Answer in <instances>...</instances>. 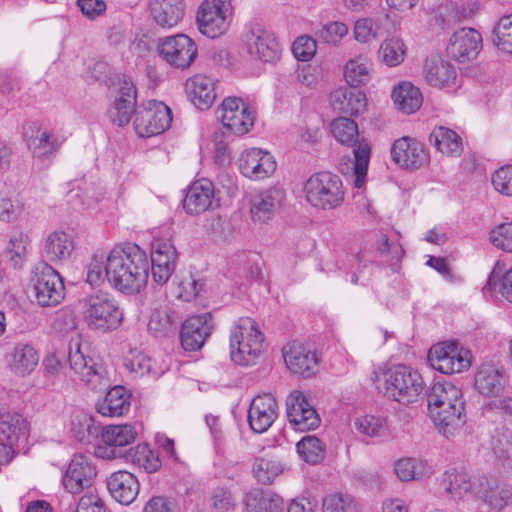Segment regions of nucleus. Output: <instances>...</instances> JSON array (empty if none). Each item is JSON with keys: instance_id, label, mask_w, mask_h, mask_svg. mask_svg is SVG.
Here are the masks:
<instances>
[{"instance_id": "obj_5", "label": "nucleus", "mask_w": 512, "mask_h": 512, "mask_svg": "<svg viewBox=\"0 0 512 512\" xmlns=\"http://www.w3.org/2000/svg\"><path fill=\"white\" fill-rule=\"evenodd\" d=\"M231 360L241 366L256 364L265 349V337L257 322L240 317L233 322L229 337Z\"/></svg>"}, {"instance_id": "obj_60", "label": "nucleus", "mask_w": 512, "mask_h": 512, "mask_svg": "<svg viewBox=\"0 0 512 512\" xmlns=\"http://www.w3.org/2000/svg\"><path fill=\"white\" fill-rule=\"evenodd\" d=\"M317 43L316 40L310 36L303 35L298 37L293 45L292 52L294 56L300 61H309L316 53Z\"/></svg>"}, {"instance_id": "obj_30", "label": "nucleus", "mask_w": 512, "mask_h": 512, "mask_svg": "<svg viewBox=\"0 0 512 512\" xmlns=\"http://www.w3.org/2000/svg\"><path fill=\"white\" fill-rule=\"evenodd\" d=\"M107 488L117 502L129 505L136 499L139 493V482L132 473L120 470L109 476Z\"/></svg>"}, {"instance_id": "obj_44", "label": "nucleus", "mask_w": 512, "mask_h": 512, "mask_svg": "<svg viewBox=\"0 0 512 512\" xmlns=\"http://www.w3.org/2000/svg\"><path fill=\"white\" fill-rule=\"evenodd\" d=\"M395 473L401 481L422 480L432 475L433 469L424 460L403 458L395 463Z\"/></svg>"}, {"instance_id": "obj_54", "label": "nucleus", "mask_w": 512, "mask_h": 512, "mask_svg": "<svg viewBox=\"0 0 512 512\" xmlns=\"http://www.w3.org/2000/svg\"><path fill=\"white\" fill-rule=\"evenodd\" d=\"M209 504L215 512H231L236 508V497L229 487L218 486L211 490Z\"/></svg>"}, {"instance_id": "obj_49", "label": "nucleus", "mask_w": 512, "mask_h": 512, "mask_svg": "<svg viewBox=\"0 0 512 512\" xmlns=\"http://www.w3.org/2000/svg\"><path fill=\"white\" fill-rule=\"evenodd\" d=\"M348 33V25L342 21L336 20L322 24L315 32V36L324 44L339 47Z\"/></svg>"}, {"instance_id": "obj_40", "label": "nucleus", "mask_w": 512, "mask_h": 512, "mask_svg": "<svg viewBox=\"0 0 512 512\" xmlns=\"http://www.w3.org/2000/svg\"><path fill=\"white\" fill-rule=\"evenodd\" d=\"M442 483L444 489L450 493L454 499H461L466 495L476 497L475 486L479 483V478L471 480L466 472L452 469L445 472Z\"/></svg>"}, {"instance_id": "obj_55", "label": "nucleus", "mask_w": 512, "mask_h": 512, "mask_svg": "<svg viewBox=\"0 0 512 512\" xmlns=\"http://www.w3.org/2000/svg\"><path fill=\"white\" fill-rule=\"evenodd\" d=\"M30 247V238L23 232H14L9 240L7 252L14 266H20L27 258Z\"/></svg>"}, {"instance_id": "obj_29", "label": "nucleus", "mask_w": 512, "mask_h": 512, "mask_svg": "<svg viewBox=\"0 0 512 512\" xmlns=\"http://www.w3.org/2000/svg\"><path fill=\"white\" fill-rule=\"evenodd\" d=\"M136 89L132 82L124 80L118 96L109 110L111 121L118 125L124 126L131 120L133 113L136 114Z\"/></svg>"}, {"instance_id": "obj_2", "label": "nucleus", "mask_w": 512, "mask_h": 512, "mask_svg": "<svg viewBox=\"0 0 512 512\" xmlns=\"http://www.w3.org/2000/svg\"><path fill=\"white\" fill-rule=\"evenodd\" d=\"M429 415L439 432L454 436L466 422L465 403L459 387L451 382L434 383L427 396Z\"/></svg>"}, {"instance_id": "obj_19", "label": "nucleus", "mask_w": 512, "mask_h": 512, "mask_svg": "<svg viewBox=\"0 0 512 512\" xmlns=\"http://www.w3.org/2000/svg\"><path fill=\"white\" fill-rule=\"evenodd\" d=\"M286 411L289 422L298 431L313 430L320 425L319 415L301 391L295 390L289 394Z\"/></svg>"}, {"instance_id": "obj_39", "label": "nucleus", "mask_w": 512, "mask_h": 512, "mask_svg": "<svg viewBox=\"0 0 512 512\" xmlns=\"http://www.w3.org/2000/svg\"><path fill=\"white\" fill-rule=\"evenodd\" d=\"M243 502L247 512H282L284 506L279 495L258 489L246 493Z\"/></svg>"}, {"instance_id": "obj_42", "label": "nucleus", "mask_w": 512, "mask_h": 512, "mask_svg": "<svg viewBox=\"0 0 512 512\" xmlns=\"http://www.w3.org/2000/svg\"><path fill=\"white\" fill-rule=\"evenodd\" d=\"M125 366L137 376L150 375L154 378L161 376L168 367L157 364L148 354L142 351H131L125 360Z\"/></svg>"}, {"instance_id": "obj_64", "label": "nucleus", "mask_w": 512, "mask_h": 512, "mask_svg": "<svg viewBox=\"0 0 512 512\" xmlns=\"http://www.w3.org/2000/svg\"><path fill=\"white\" fill-rule=\"evenodd\" d=\"M142 512H180V510L173 499L154 496L145 503Z\"/></svg>"}, {"instance_id": "obj_58", "label": "nucleus", "mask_w": 512, "mask_h": 512, "mask_svg": "<svg viewBox=\"0 0 512 512\" xmlns=\"http://www.w3.org/2000/svg\"><path fill=\"white\" fill-rule=\"evenodd\" d=\"M494 189L505 196H512V165L497 169L492 175Z\"/></svg>"}, {"instance_id": "obj_41", "label": "nucleus", "mask_w": 512, "mask_h": 512, "mask_svg": "<svg viewBox=\"0 0 512 512\" xmlns=\"http://www.w3.org/2000/svg\"><path fill=\"white\" fill-rule=\"evenodd\" d=\"M150 10L154 21L163 28L176 26L183 17V9L176 0H153Z\"/></svg>"}, {"instance_id": "obj_63", "label": "nucleus", "mask_w": 512, "mask_h": 512, "mask_svg": "<svg viewBox=\"0 0 512 512\" xmlns=\"http://www.w3.org/2000/svg\"><path fill=\"white\" fill-rule=\"evenodd\" d=\"M500 283V294L510 303H512V268L508 270L501 278L494 273L490 275L484 290H495Z\"/></svg>"}, {"instance_id": "obj_50", "label": "nucleus", "mask_w": 512, "mask_h": 512, "mask_svg": "<svg viewBox=\"0 0 512 512\" xmlns=\"http://www.w3.org/2000/svg\"><path fill=\"white\" fill-rule=\"evenodd\" d=\"M297 453L308 464H318L324 459L325 445L316 436H304L296 445Z\"/></svg>"}, {"instance_id": "obj_53", "label": "nucleus", "mask_w": 512, "mask_h": 512, "mask_svg": "<svg viewBox=\"0 0 512 512\" xmlns=\"http://www.w3.org/2000/svg\"><path fill=\"white\" fill-rule=\"evenodd\" d=\"M283 471L281 463L275 459L257 458L253 465V473L258 482L270 484Z\"/></svg>"}, {"instance_id": "obj_14", "label": "nucleus", "mask_w": 512, "mask_h": 512, "mask_svg": "<svg viewBox=\"0 0 512 512\" xmlns=\"http://www.w3.org/2000/svg\"><path fill=\"white\" fill-rule=\"evenodd\" d=\"M68 360L71 370L90 389L103 391L109 387L110 381L105 371L97 367L94 360L83 353L78 342L70 346Z\"/></svg>"}, {"instance_id": "obj_48", "label": "nucleus", "mask_w": 512, "mask_h": 512, "mask_svg": "<svg viewBox=\"0 0 512 512\" xmlns=\"http://www.w3.org/2000/svg\"><path fill=\"white\" fill-rule=\"evenodd\" d=\"M406 56V45L399 37H391L383 41L379 48V58L388 67L401 64Z\"/></svg>"}, {"instance_id": "obj_59", "label": "nucleus", "mask_w": 512, "mask_h": 512, "mask_svg": "<svg viewBox=\"0 0 512 512\" xmlns=\"http://www.w3.org/2000/svg\"><path fill=\"white\" fill-rule=\"evenodd\" d=\"M75 512H106L104 501L97 489L87 490L80 497Z\"/></svg>"}, {"instance_id": "obj_26", "label": "nucleus", "mask_w": 512, "mask_h": 512, "mask_svg": "<svg viewBox=\"0 0 512 512\" xmlns=\"http://www.w3.org/2000/svg\"><path fill=\"white\" fill-rule=\"evenodd\" d=\"M284 199L285 191L278 187H271L254 195L250 206L253 222L262 224L272 220Z\"/></svg>"}, {"instance_id": "obj_23", "label": "nucleus", "mask_w": 512, "mask_h": 512, "mask_svg": "<svg viewBox=\"0 0 512 512\" xmlns=\"http://www.w3.org/2000/svg\"><path fill=\"white\" fill-rule=\"evenodd\" d=\"M278 417V404L271 394L256 396L248 410L250 428L258 434L266 432Z\"/></svg>"}, {"instance_id": "obj_16", "label": "nucleus", "mask_w": 512, "mask_h": 512, "mask_svg": "<svg viewBox=\"0 0 512 512\" xmlns=\"http://www.w3.org/2000/svg\"><path fill=\"white\" fill-rule=\"evenodd\" d=\"M223 126L236 135H244L254 124L253 112L239 97H227L217 110Z\"/></svg>"}, {"instance_id": "obj_24", "label": "nucleus", "mask_w": 512, "mask_h": 512, "mask_svg": "<svg viewBox=\"0 0 512 512\" xmlns=\"http://www.w3.org/2000/svg\"><path fill=\"white\" fill-rule=\"evenodd\" d=\"M282 354L288 369L294 374L309 377L318 365L316 353L298 341L285 345Z\"/></svg>"}, {"instance_id": "obj_37", "label": "nucleus", "mask_w": 512, "mask_h": 512, "mask_svg": "<svg viewBox=\"0 0 512 512\" xmlns=\"http://www.w3.org/2000/svg\"><path fill=\"white\" fill-rule=\"evenodd\" d=\"M129 398L130 395L123 386H115L96 404V409L103 416L119 417L129 411Z\"/></svg>"}, {"instance_id": "obj_6", "label": "nucleus", "mask_w": 512, "mask_h": 512, "mask_svg": "<svg viewBox=\"0 0 512 512\" xmlns=\"http://www.w3.org/2000/svg\"><path fill=\"white\" fill-rule=\"evenodd\" d=\"M333 137L342 145L354 147L353 183L357 188L364 186L370 161V146L364 140L358 141L357 123L347 117L334 119L330 124Z\"/></svg>"}, {"instance_id": "obj_17", "label": "nucleus", "mask_w": 512, "mask_h": 512, "mask_svg": "<svg viewBox=\"0 0 512 512\" xmlns=\"http://www.w3.org/2000/svg\"><path fill=\"white\" fill-rule=\"evenodd\" d=\"M220 206L212 181L202 178L193 182L187 189L183 200V208L190 215H199Z\"/></svg>"}, {"instance_id": "obj_57", "label": "nucleus", "mask_w": 512, "mask_h": 512, "mask_svg": "<svg viewBox=\"0 0 512 512\" xmlns=\"http://www.w3.org/2000/svg\"><path fill=\"white\" fill-rule=\"evenodd\" d=\"M324 512H356V504L348 494L334 493L323 500Z\"/></svg>"}, {"instance_id": "obj_35", "label": "nucleus", "mask_w": 512, "mask_h": 512, "mask_svg": "<svg viewBox=\"0 0 512 512\" xmlns=\"http://www.w3.org/2000/svg\"><path fill=\"white\" fill-rule=\"evenodd\" d=\"M74 250L72 237L64 231H53L48 234L43 247V257L52 263L70 258Z\"/></svg>"}, {"instance_id": "obj_4", "label": "nucleus", "mask_w": 512, "mask_h": 512, "mask_svg": "<svg viewBox=\"0 0 512 512\" xmlns=\"http://www.w3.org/2000/svg\"><path fill=\"white\" fill-rule=\"evenodd\" d=\"M78 311L90 330L102 333L116 330L124 317L116 299L101 290L81 298L78 301Z\"/></svg>"}, {"instance_id": "obj_21", "label": "nucleus", "mask_w": 512, "mask_h": 512, "mask_svg": "<svg viewBox=\"0 0 512 512\" xmlns=\"http://www.w3.org/2000/svg\"><path fill=\"white\" fill-rule=\"evenodd\" d=\"M481 49V34L473 28H461L455 31L447 46L448 54L458 62L475 59Z\"/></svg>"}, {"instance_id": "obj_45", "label": "nucleus", "mask_w": 512, "mask_h": 512, "mask_svg": "<svg viewBox=\"0 0 512 512\" xmlns=\"http://www.w3.org/2000/svg\"><path fill=\"white\" fill-rule=\"evenodd\" d=\"M128 459L140 471L149 474L156 472L161 467L158 454L146 443L138 444L130 449Z\"/></svg>"}, {"instance_id": "obj_22", "label": "nucleus", "mask_w": 512, "mask_h": 512, "mask_svg": "<svg viewBox=\"0 0 512 512\" xmlns=\"http://www.w3.org/2000/svg\"><path fill=\"white\" fill-rule=\"evenodd\" d=\"M393 161L405 169H418L428 161L424 145L408 136L394 141L391 148Z\"/></svg>"}, {"instance_id": "obj_7", "label": "nucleus", "mask_w": 512, "mask_h": 512, "mask_svg": "<svg viewBox=\"0 0 512 512\" xmlns=\"http://www.w3.org/2000/svg\"><path fill=\"white\" fill-rule=\"evenodd\" d=\"M303 192L312 207L324 211L337 209L345 199L340 177L327 171L311 175L304 184Z\"/></svg>"}, {"instance_id": "obj_8", "label": "nucleus", "mask_w": 512, "mask_h": 512, "mask_svg": "<svg viewBox=\"0 0 512 512\" xmlns=\"http://www.w3.org/2000/svg\"><path fill=\"white\" fill-rule=\"evenodd\" d=\"M34 296L42 307H54L65 297V286L60 274L48 263H39L31 279Z\"/></svg>"}, {"instance_id": "obj_13", "label": "nucleus", "mask_w": 512, "mask_h": 512, "mask_svg": "<svg viewBox=\"0 0 512 512\" xmlns=\"http://www.w3.org/2000/svg\"><path fill=\"white\" fill-rule=\"evenodd\" d=\"M231 8L227 0H205L197 12L199 31L216 38L224 34L230 24Z\"/></svg>"}, {"instance_id": "obj_28", "label": "nucleus", "mask_w": 512, "mask_h": 512, "mask_svg": "<svg viewBox=\"0 0 512 512\" xmlns=\"http://www.w3.org/2000/svg\"><path fill=\"white\" fill-rule=\"evenodd\" d=\"M185 90L191 102L200 110L210 108L216 99L215 80L203 74L187 79Z\"/></svg>"}, {"instance_id": "obj_43", "label": "nucleus", "mask_w": 512, "mask_h": 512, "mask_svg": "<svg viewBox=\"0 0 512 512\" xmlns=\"http://www.w3.org/2000/svg\"><path fill=\"white\" fill-rule=\"evenodd\" d=\"M430 143L448 156H459L462 152V141L460 136L453 130L446 127H436L429 137Z\"/></svg>"}, {"instance_id": "obj_32", "label": "nucleus", "mask_w": 512, "mask_h": 512, "mask_svg": "<svg viewBox=\"0 0 512 512\" xmlns=\"http://www.w3.org/2000/svg\"><path fill=\"white\" fill-rule=\"evenodd\" d=\"M332 108L342 114L359 115L367 106L366 95L356 89L339 87L330 96Z\"/></svg>"}, {"instance_id": "obj_25", "label": "nucleus", "mask_w": 512, "mask_h": 512, "mask_svg": "<svg viewBox=\"0 0 512 512\" xmlns=\"http://www.w3.org/2000/svg\"><path fill=\"white\" fill-rule=\"evenodd\" d=\"M212 316L204 313L188 318L183 324L180 340L183 348L188 351L200 349L212 331Z\"/></svg>"}, {"instance_id": "obj_36", "label": "nucleus", "mask_w": 512, "mask_h": 512, "mask_svg": "<svg viewBox=\"0 0 512 512\" xmlns=\"http://www.w3.org/2000/svg\"><path fill=\"white\" fill-rule=\"evenodd\" d=\"M456 77V69L449 61L439 57H431L427 60L425 78L431 86L448 87L454 84Z\"/></svg>"}, {"instance_id": "obj_33", "label": "nucleus", "mask_w": 512, "mask_h": 512, "mask_svg": "<svg viewBox=\"0 0 512 512\" xmlns=\"http://www.w3.org/2000/svg\"><path fill=\"white\" fill-rule=\"evenodd\" d=\"M181 322L179 313L169 305H160L152 310L148 330L155 337H167L174 334Z\"/></svg>"}, {"instance_id": "obj_34", "label": "nucleus", "mask_w": 512, "mask_h": 512, "mask_svg": "<svg viewBox=\"0 0 512 512\" xmlns=\"http://www.w3.org/2000/svg\"><path fill=\"white\" fill-rule=\"evenodd\" d=\"M475 487L476 497L494 510H502L512 502V490L497 485L487 477H479V483Z\"/></svg>"}, {"instance_id": "obj_15", "label": "nucleus", "mask_w": 512, "mask_h": 512, "mask_svg": "<svg viewBox=\"0 0 512 512\" xmlns=\"http://www.w3.org/2000/svg\"><path fill=\"white\" fill-rule=\"evenodd\" d=\"M96 475V467L90 457L74 454L62 476V485L71 494H84L87 490L96 489L93 486Z\"/></svg>"}, {"instance_id": "obj_3", "label": "nucleus", "mask_w": 512, "mask_h": 512, "mask_svg": "<svg viewBox=\"0 0 512 512\" xmlns=\"http://www.w3.org/2000/svg\"><path fill=\"white\" fill-rule=\"evenodd\" d=\"M376 388L390 400L408 406L418 402L423 395L424 380L418 370L397 364L376 377Z\"/></svg>"}, {"instance_id": "obj_62", "label": "nucleus", "mask_w": 512, "mask_h": 512, "mask_svg": "<svg viewBox=\"0 0 512 512\" xmlns=\"http://www.w3.org/2000/svg\"><path fill=\"white\" fill-rule=\"evenodd\" d=\"M378 250L387 258L391 266L398 264L405 253L398 240L390 241L385 235L379 240Z\"/></svg>"}, {"instance_id": "obj_12", "label": "nucleus", "mask_w": 512, "mask_h": 512, "mask_svg": "<svg viewBox=\"0 0 512 512\" xmlns=\"http://www.w3.org/2000/svg\"><path fill=\"white\" fill-rule=\"evenodd\" d=\"M157 50L164 61L182 70L190 67L198 55L196 43L185 34L159 38Z\"/></svg>"}, {"instance_id": "obj_20", "label": "nucleus", "mask_w": 512, "mask_h": 512, "mask_svg": "<svg viewBox=\"0 0 512 512\" xmlns=\"http://www.w3.org/2000/svg\"><path fill=\"white\" fill-rule=\"evenodd\" d=\"M473 386L485 398L499 396L506 386L503 366L493 362L480 364L475 370Z\"/></svg>"}, {"instance_id": "obj_10", "label": "nucleus", "mask_w": 512, "mask_h": 512, "mask_svg": "<svg viewBox=\"0 0 512 512\" xmlns=\"http://www.w3.org/2000/svg\"><path fill=\"white\" fill-rule=\"evenodd\" d=\"M428 361L433 369L443 374L460 373L471 366L469 351L453 341L433 345Z\"/></svg>"}, {"instance_id": "obj_56", "label": "nucleus", "mask_w": 512, "mask_h": 512, "mask_svg": "<svg viewBox=\"0 0 512 512\" xmlns=\"http://www.w3.org/2000/svg\"><path fill=\"white\" fill-rule=\"evenodd\" d=\"M493 42L507 53H512V13L502 16L493 29Z\"/></svg>"}, {"instance_id": "obj_1", "label": "nucleus", "mask_w": 512, "mask_h": 512, "mask_svg": "<svg viewBox=\"0 0 512 512\" xmlns=\"http://www.w3.org/2000/svg\"><path fill=\"white\" fill-rule=\"evenodd\" d=\"M150 262L137 244L117 245L108 254L96 252L87 265L86 281L99 286L105 279L116 290L131 295L148 281Z\"/></svg>"}, {"instance_id": "obj_52", "label": "nucleus", "mask_w": 512, "mask_h": 512, "mask_svg": "<svg viewBox=\"0 0 512 512\" xmlns=\"http://www.w3.org/2000/svg\"><path fill=\"white\" fill-rule=\"evenodd\" d=\"M176 258V249L169 239H154L151 247V264L176 267Z\"/></svg>"}, {"instance_id": "obj_61", "label": "nucleus", "mask_w": 512, "mask_h": 512, "mask_svg": "<svg viewBox=\"0 0 512 512\" xmlns=\"http://www.w3.org/2000/svg\"><path fill=\"white\" fill-rule=\"evenodd\" d=\"M490 240L497 248L512 252V222L502 223L493 229Z\"/></svg>"}, {"instance_id": "obj_31", "label": "nucleus", "mask_w": 512, "mask_h": 512, "mask_svg": "<svg viewBox=\"0 0 512 512\" xmlns=\"http://www.w3.org/2000/svg\"><path fill=\"white\" fill-rule=\"evenodd\" d=\"M6 362L15 375L23 377L29 375L36 368L39 355L33 345L19 342L6 355Z\"/></svg>"}, {"instance_id": "obj_27", "label": "nucleus", "mask_w": 512, "mask_h": 512, "mask_svg": "<svg viewBox=\"0 0 512 512\" xmlns=\"http://www.w3.org/2000/svg\"><path fill=\"white\" fill-rule=\"evenodd\" d=\"M239 167L245 177L260 180L275 172L276 162L270 153L252 148L242 153Z\"/></svg>"}, {"instance_id": "obj_18", "label": "nucleus", "mask_w": 512, "mask_h": 512, "mask_svg": "<svg viewBox=\"0 0 512 512\" xmlns=\"http://www.w3.org/2000/svg\"><path fill=\"white\" fill-rule=\"evenodd\" d=\"M249 55L265 63L276 62L280 58V46L274 34L268 29L255 25L245 34Z\"/></svg>"}, {"instance_id": "obj_46", "label": "nucleus", "mask_w": 512, "mask_h": 512, "mask_svg": "<svg viewBox=\"0 0 512 512\" xmlns=\"http://www.w3.org/2000/svg\"><path fill=\"white\" fill-rule=\"evenodd\" d=\"M371 68V61L364 55L350 59L344 67L347 83L352 87L366 84L370 80Z\"/></svg>"}, {"instance_id": "obj_47", "label": "nucleus", "mask_w": 512, "mask_h": 512, "mask_svg": "<svg viewBox=\"0 0 512 512\" xmlns=\"http://www.w3.org/2000/svg\"><path fill=\"white\" fill-rule=\"evenodd\" d=\"M101 437L109 447H124L135 441L137 431L130 424L109 425L103 429Z\"/></svg>"}, {"instance_id": "obj_51", "label": "nucleus", "mask_w": 512, "mask_h": 512, "mask_svg": "<svg viewBox=\"0 0 512 512\" xmlns=\"http://www.w3.org/2000/svg\"><path fill=\"white\" fill-rule=\"evenodd\" d=\"M354 427L359 434L369 438H379L387 432L386 419L375 415L357 417L354 420Z\"/></svg>"}, {"instance_id": "obj_38", "label": "nucleus", "mask_w": 512, "mask_h": 512, "mask_svg": "<svg viewBox=\"0 0 512 512\" xmlns=\"http://www.w3.org/2000/svg\"><path fill=\"white\" fill-rule=\"evenodd\" d=\"M391 96L395 106L405 114L416 112L423 102L419 88L408 81L395 85Z\"/></svg>"}, {"instance_id": "obj_11", "label": "nucleus", "mask_w": 512, "mask_h": 512, "mask_svg": "<svg viewBox=\"0 0 512 512\" xmlns=\"http://www.w3.org/2000/svg\"><path fill=\"white\" fill-rule=\"evenodd\" d=\"M171 121L170 108L163 102L150 100L137 108L134 129L140 137H153L166 131Z\"/></svg>"}, {"instance_id": "obj_9", "label": "nucleus", "mask_w": 512, "mask_h": 512, "mask_svg": "<svg viewBox=\"0 0 512 512\" xmlns=\"http://www.w3.org/2000/svg\"><path fill=\"white\" fill-rule=\"evenodd\" d=\"M24 137L33 159L43 165L52 161L64 142L54 130L43 128L37 123L25 127Z\"/></svg>"}]
</instances>
